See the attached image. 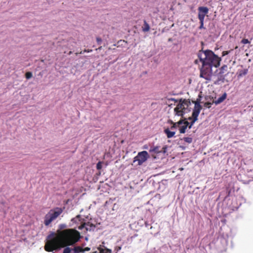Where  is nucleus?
<instances>
[{"mask_svg":"<svg viewBox=\"0 0 253 253\" xmlns=\"http://www.w3.org/2000/svg\"><path fill=\"white\" fill-rule=\"evenodd\" d=\"M63 212L61 208H56L50 210L46 214L44 218V224L45 226H48L54 220L57 218Z\"/></svg>","mask_w":253,"mask_h":253,"instance_id":"3","label":"nucleus"},{"mask_svg":"<svg viewBox=\"0 0 253 253\" xmlns=\"http://www.w3.org/2000/svg\"><path fill=\"white\" fill-rule=\"evenodd\" d=\"M241 42L243 44H247L250 43V42L247 39H243L242 40Z\"/></svg>","mask_w":253,"mask_h":253,"instance_id":"31","label":"nucleus"},{"mask_svg":"<svg viewBox=\"0 0 253 253\" xmlns=\"http://www.w3.org/2000/svg\"><path fill=\"white\" fill-rule=\"evenodd\" d=\"M248 73V69H239L237 71V75L238 78L240 79L243 76H246Z\"/></svg>","mask_w":253,"mask_h":253,"instance_id":"9","label":"nucleus"},{"mask_svg":"<svg viewBox=\"0 0 253 253\" xmlns=\"http://www.w3.org/2000/svg\"><path fill=\"white\" fill-rule=\"evenodd\" d=\"M228 66L227 65H223L219 69V72L217 74V79L213 83L215 85H218L220 84V82L222 83L225 81V77L228 75V73L224 74V73L227 71Z\"/></svg>","mask_w":253,"mask_h":253,"instance_id":"4","label":"nucleus"},{"mask_svg":"<svg viewBox=\"0 0 253 253\" xmlns=\"http://www.w3.org/2000/svg\"><path fill=\"white\" fill-rule=\"evenodd\" d=\"M200 20V25L199 27V28L200 29H205V28L204 27V20Z\"/></svg>","mask_w":253,"mask_h":253,"instance_id":"29","label":"nucleus"},{"mask_svg":"<svg viewBox=\"0 0 253 253\" xmlns=\"http://www.w3.org/2000/svg\"><path fill=\"white\" fill-rule=\"evenodd\" d=\"M95 228V225L89 222L86 223L85 229L86 231H91Z\"/></svg>","mask_w":253,"mask_h":253,"instance_id":"17","label":"nucleus"},{"mask_svg":"<svg viewBox=\"0 0 253 253\" xmlns=\"http://www.w3.org/2000/svg\"><path fill=\"white\" fill-rule=\"evenodd\" d=\"M183 100L182 98H180L178 99V104L177 105L176 107L174 109V112H177V111H179V109H181V110H186V108L184 107V105L183 104Z\"/></svg>","mask_w":253,"mask_h":253,"instance_id":"7","label":"nucleus"},{"mask_svg":"<svg viewBox=\"0 0 253 253\" xmlns=\"http://www.w3.org/2000/svg\"><path fill=\"white\" fill-rule=\"evenodd\" d=\"M198 114L197 113H192V118H193V121H191V125H192L193 123H195V122H196L198 120V117L199 116Z\"/></svg>","mask_w":253,"mask_h":253,"instance_id":"19","label":"nucleus"},{"mask_svg":"<svg viewBox=\"0 0 253 253\" xmlns=\"http://www.w3.org/2000/svg\"><path fill=\"white\" fill-rule=\"evenodd\" d=\"M212 104V103H211V102H206L205 103L204 105H205V107L210 108L211 107Z\"/></svg>","mask_w":253,"mask_h":253,"instance_id":"34","label":"nucleus"},{"mask_svg":"<svg viewBox=\"0 0 253 253\" xmlns=\"http://www.w3.org/2000/svg\"><path fill=\"white\" fill-rule=\"evenodd\" d=\"M164 132L166 134L168 138H170L173 137L175 134V131H171L169 128L165 129Z\"/></svg>","mask_w":253,"mask_h":253,"instance_id":"11","label":"nucleus"},{"mask_svg":"<svg viewBox=\"0 0 253 253\" xmlns=\"http://www.w3.org/2000/svg\"><path fill=\"white\" fill-rule=\"evenodd\" d=\"M26 78L27 79H30L32 77V73L31 72H28L26 73Z\"/></svg>","mask_w":253,"mask_h":253,"instance_id":"28","label":"nucleus"},{"mask_svg":"<svg viewBox=\"0 0 253 253\" xmlns=\"http://www.w3.org/2000/svg\"><path fill=\"white\" fill-rule=\"evenodd\" d=\"M160 146H153L150 147L149 152H153L155 154H160L161 150H160Z\"/></svg>","mask_w":253,"mask_h":253,"instance_id":"14","label":"nucleus"},{"mask_svg":"<svg viewBox=\"0 0 253 253\" xmlns=\"http://www.w3.org/2000/svg\"><path fill=\"white\" fill-rule=\"evenodd\" d=\"M227 97V93L224 92L221 96L219 97L217 100L213 102L215 105H218L222 103Z\"/></svg>","mask_w":253,"mask_h":253,"instance_id":"10","label":"nucleus"},{"mask_svg":"<svg viewBox=\"0 0 253 253\" xmlns=\"http://www.w3.org/2000/svg\"><path fill=\"white\" fill-rule=\"evenodd\" d=\"M180 147L182 149V150H184L185 149V147H184V146H180Z\"/></svg>","mask_w":253,"mask_h":253,"instance_id":"41","label":"nucleus"},{"mask_svg":"<svg viewBox=\"0 0 253 253\" xmlns=\"http://www.w3.org/2000/svg\"><path fill=\"white\" fill-rule=\"evenodd\" d=\"M80 215L77 216V218H80Z\"/></svg>","mask_w":253,"mask_h":253,"instance_id":"43","label":"nucleus"},{"mask_svg":"<svg viewBox=\"0 0 253 253\" xmlns=\"http://www.w3.org/2000/svg\"><path fill=\"white\" fill-rule=\"evenodd\" d=\"M194 104H195V106H194V108L193 110V113H197V114H199L200 113V111L202 108V106L199 104V101H195L194 102Z\"/></svg>","mask_w":253,"mask_h":253,"instance_id":"8","label":"nucleus"},{"mask_svg":"<svg viewBox=\"0 0 253 253\" xmlns=\"http://www.w3.org/2000/svg\"><path fill=\"white\" fill-rule=\"evenodd\" d=\"M74 253H84L83 248L80 246H77L74 248Z\"/></svg>","mask_w":253,"mask_h":253,"instance_id":"20","label":"nucleus"},{"mask_svg":"<svg viewBox=\"0 0 253 253\" xmlns=\"http://www.w3.org/2000/svg\"><path fill=\"white\" fill-rule=\"evenodd\" d=\"M197 56L202 63L200 77L206 80L211 81L212 75V67L217 68L220 66L221 58L210 49L200 50Z\"/></svg>","mask_w":253,"mask_h":253,"instance_id":"2","label":"nucleus"},{"mask_svg":"<svg viewBox=\"0 0 253 253\" xmlns=\"http://www.w3.org/2000/svg\"><path fill=\"white\" fill-rule=\"evenodd\" d=\"M80 238V233L75 229L57 230L56 232H52L47 236L44 249L47 252H51L62 248L73 246Z\"/></svg>","mask_w":253,"mask_h":253,"instance_id":"1","label":"nucleus"},{"mask_svg":"<svg viewBox=\"0 0 253 253\" xmlns=\"http://www.w3.org/2000/svg\"><path fill=\"white\" fill-rule=\"evenodd\" d=\"M198 60H196L195 61V64H197V63H198Z\"/></svg>","mask_w":253,"mask_h":253,"instance_id":"42","label":"nucleus"},{"mask_svg":"<svg viewBox=\"0 0 253 253\" xmlns=\"http://www.w3.org/2000/svg\"><path fill=\"white\" fill-rule=\"evenodd\" d=\"M183 101L182 102H183L184 106L185 105L188 107L191 105V102L189 99L187 100L186 99H183Z\"/></svg>","mask_w":253,"mask_h":253,"instance_id":"23","label":"nucleus"},{"mask_svg":"<svg viewBox=\"0 0 253 253\" xmlns=\"http://www.w3.org/2000/svg\"><path fill=\"white\" fill-rule=\"evenodd\" d=\"M149 158V155L146 151H143L138 153L137 155L134 158L133 163L138 162V165H141Z\"/></svg>","mask_w":253,"mask_h":253,"instance_id":"5","label":"nucleus"},{"mask_svg":"<svg viewBox=\"0 0 253 253\" xmlns=\"http://www.w3.org/2000/svg\"><path fill=\"white\" fill-rule=\"evenodd\" d=\"M168 148V146L167 145H165L163 146L162 150H161L160 154H165L167 152V150Z\"/></svg>","mask_w":253,"mask_h":253,"instance_id":"25","label":"nucleus"},{"mask_svg":"<svg viewBox=\"0 0 253 253\" xmlns=\"http://www.w3.org/2000/svg\"><path fill=\"white\" fill-rule=\"evenodd\" d=\"M248 176V175H238L237 178L239 180H241L244 184H248L251 180V179L247 180L246 179V177Z\"/></svg>","mask_w":253,"mask_h":253,"instance_id":"13","label":"nucleus"},{"mask_svg":"<svg viewBox=\"0 0 253 253\" xmlns=\"http://www.w3.org/2000/svg\"><path fill=\"white\" fill-rule=\"evenodd\" d=\"M67 225L65 224H60L58 226V229L57 230H63L66 229Z\"/></svg>","mask_w":253,"mask_h":253,"instance_id":"27","label":"nucleus"},{"mask_svg":"<svg viewBox=\"0 0 253 253\" xmlns=\"http://www.w3.org/2000/svg\"><path fill=\"white\" fill-rule=\"evenodd\" d=\"M228 53H229V52H228V51H223V52H222V56H225V55H226L228 54Z\"/></svg>","mask_w":253,"mask_h":253,"instance_id":"39","label":"nucleus"},{"mask_svg":"<svg viewBox=\"0 0 253 253\" xmlns=\"http://www.w3.org/2000/svg\"><path fill=\"white\" fill-rule=\"evenodd\" d=\"M187 120L192 121H193V118L192 117H189Z\"/></svg>","mask_w":253,"mask_h":253,"instance_id":"40","label":"nucleus"},{"mask_svg":"<svg viewBox=\"0 0 253 253\" xmlns=\"http://www.w3.org/2000/svg\"><path fill=\"white\" fill-rule=\"evenodd\" d=\"M150 27L149 24L146 22V20H144V24L142 27L143 32H146L150 30Z\"/></svg>","mask_w":253,"mask_h":253,"instance_id":"16","label":"nucleus"},{"mask_svg":"<svg viewBox=\"0 0 253 253\" xmlns=\"http://www.w3.org/2000/svg\"><path fill=\"white\" fill-rule=\"evenodd\" d=\"M98 174H101V172H99V173Z\"/></svg>","mask_w":253,"mask_h":253,"instance_id":"44","label":"nucleus"},{"mask_svg":"<svg viewBox=\"0 0 253 253\" xmlns=\"http://www.w3.org/2000/svg\"><path fill=\"white\" fill-rule=\"evenodd\" d=\"M198 18L199 20H204L206 14L209 12V8L206 6H200L198 7Z\"/></svg>","mask_w":253,"mask_h":253,"instance_id":"6","label":"nucleus"},{"mask_svg":"<svg viewBox=\"0 0 253 253\" xmlns=\"http://www.w3.org/2000/svg\"><path fill=\"white\" fill-rule=\"evenodd\" d=\"M168 100L169 101H174L175 102H177L178 101V99H176L174 98H168Z\"/></svg>","mask_w":253,"mask_h":253,"instance_id":"35","label":"nucleus"},{"mask_svg":"<svg viewBox=\"0 0 253 253\" xmlns=\"http://www.w3.org/2000/svg\"><path fill=\"white\" fill-rule=\"evenodd\" d=\"M183 120L184 121V123L183 124H184L185 126H187V127H188L189 129H191L194 124V123H193L192 125H191V122H188L187 118H184Z\"/></svg>","mask_w":253,"mask_h":253,"instance_id":"18","label":"nucleus"},{"mask_svg":"<svg viewBox=\"0 0 253 253\" xmlns=\"http://www.w3.org/2000/svg\"><path fill=\"white\" fill-rule=\"evenodd\" d=\"M181 140H183L185 142L190 144L192 142L193 138L191 137H184Z\"/></svg>","mask_w":253,"mask_h":253,"instance_id":"21","label":"nucleus"},{"mask_svg":"<svg viewBox=\"0 0 253 253\" xmlns=\"http://www.w3.org/2000/svg\"><path fill=\"white\" fill-rule=\"evenodd\" d=\"M86 223H83L80 226H79L78 229L80 230L83 229L84 228H85Z\"/></svg>","mask_w":253,"mask_h":253,"instance_id":"33","label":"nucleus"},{"mask_svg":"<svg viewBox=\"0 0 253 253\" xmlns=\"http://www.w3.org/2000/svg\"><path fill=\"white\" fill-rule=\"evenodd\" d=\"M202 98V96H201V94H199L198 95V98L197 99L196 101H199V104H200V103H201V98Z\"/></svg>","mask_w":253,"mask_h":253,"instance_id":"36","label":"nucleus"},{"mask_svg":"<svg viewBox=\"0 0 253 253\" xmlns=\"http://www.w3.org/2000/svg\"><path fill=\"white\" fill-rule=\"evenodd\" d=\"M96 42L98 45H100L102 43V40L101 38L100 37H97L96 38Z\"/></svg>","mask_w":253,"mask_h":253,"instance_id":"32","label":"nucleus"},{"mask_svg":"<svg viewBox=\"0 0 253 253\" xmlns=\"http://www.w3.org/2000/svg\"><path fill=\"white\" fill-rule=\"evenodd\" d=\"M187 126L185 125L181 126L180 127L179 130L180 133H184L186 132V130L187 129Z\"/></svg>","mask_w":253,"mask_h":253,"instance_id":"24","label":"nucleus"},{"mask_svg":"<svg viewBox=\"0 0 253 253\" xmlns=\"http://www.w3.org/2000/svg\"><path fill=\"white\" fill-rule=\"evenodd\" d=\"M104 163L103 162L99 161L96 164V169L98 170H100L102 168Z\"/></svg>","mask_w":253,"mask_h":253,"instance_id":"26","label":"nucleus"},{"mask_svg":"<svg viewBox=\"0 0 253 253\" xmlns=\"http://www.w3.org/2000/svg\"><path fill=\"white\" fill-rule=\"evenodd\" d=\"M175 112L176 113V115H177V116L183 117L184 115L185 114V110L177 111V112Z\"/></svg>","mask_w":253,"mask_h":253,"instance_id":"22","label":"nucleus"},{"mask_svg":"<svg viewBox=\"0 0 253 253\" xmlns=\"http://www.w3.org/2000/svg\"><path fill=\"white\" fill-rule=\"evenodd\" d=\"M171 123L173 124V125L170 127V129L173 130L176 129L178 126L182 125L184 123V121L182 119H180L179 121H178L176 123H173V122L171 121Z\"/></svg>","mask_w":253,"mask_h":253,"instance_id":"12","label":"nucleus"},{"mask_svg":"<svg viewBox=\"0 0 253 253\" xmlns=\"http://www.w3.org/2000/svg\"><path fill=\"white\" fill-rule=\"evenodd\" d=\"M66 248L64 249L63 253H70L71 249L69 247H65Z\"/></svg>","mask_w":253,"mask_h":253,"instance_id":"30","label":"nucleus"},{"mask_svg":"<svg viewBox=\"0 0 253 253\" xmlns=\"http://www.w3.org/2000/svg\"><path fill=\"white\" fill-rule=\"evenodd\" d=\"M122 249V247L121 246H117L115 248V250L116 252H119Z\"/></svg>","mask_w":253,"mask_h":253,"instance_id":"37","label":"nucleus"},{"mask_svg":"<svg viewBox=\"0 0 253 253\" xmlns=\"http://www.w3.org/2000/svg\"><path fill=\"white\" fill-rule=\"evenodd\" d=\"M97 250L99 251L98 253H112V250L111 249L106 247L102 248L101 245L97 247Z\"/></svg>","mask_w":253,"mask_h":253,"instance_id":"15","label":"nucleus"},{"mask_svg":"<svg viewBox=\"0 0 253 253\" xmlns=\"http://www.w3.org/2000/svg\"><path fill=\"white\" fill-rule=\"evenodd\" d=\"M90 250V248L89 247H85L84 248H83L84 253L86 251H89Z\"/></svg>","mask_w":253,"mask_h":253,"instance_id":"38","label":"nucleus"}]
</instances>
